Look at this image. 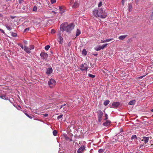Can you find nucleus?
Returning <instances> with one entry per match:
<instances>
[{
    "instance_id": "6",
    "label": "nucleus",
    "mask_w": 153,
    "mask_h": 153,
    "mask_svg": "<svg viewBox=\"0 0 153 153\" xmlns=\"http://www.w3.org/2000/svg\"><path fill=\"white\" fill-rule=\"evenodd\" d=\"M108 45V44H105L102 46H99L98 47L96 48L95 50L97 51H99L102 49H103L105 48H106Z\"/></svg>"
},
{
    "instance_id": "64",
    "label": "nucleus",
    "mask_w": 153,
    "mask_h": 153,
    "mask_svg": "<svg viewBox=\"0 0 153 153\" xmlns=\"http://www.w3.org/2000/svg\"><path fill=\"white\" fill-rule=\"evenodd\" d=\"M51 53H52V51H51Z\"/></svg>"
},
{
    "instance_id": "9",
    "label": "nucleus",
    "mask_w": 153,
    "mask_h": 153,
    "mask_svg": "<svg viewBox=\"0 0 153 153\" xmlns=\"http://www.w3.org/2000/svg\"><path fill=\"white\" fill-rule=\"evenodd\" d=\"M85 147L84 146L80 147L77 151V153H83L85 149Z\"/></svg>"
},
{
    "instance_id": "40",
    "label": "nucleus",
    "mask_w": 153,
    "mask_h": 153,
    "mask_svg": "<svg viewBox=\"0 0 153 153\" xmlns=\"http://www.w3.org/2000/svg\"><path fill=\"white\" fill-rule=\"evenodd\" d=\"M51 33L53 34L55 33V31L54 29H52L51 30Z\"/></svg>"
},
{
    "instance_id": "30",
    "label": "nucleus",
    "mask_w": 153,
    "mask_h": 153,
    "mask_svg": "<svg viewBox=\"0 0 153 153\" xmlns=\"http://www.w3.org/2000/svg\"><path fill=\"white\" fill-rule=\"evenodd\" d=\"M105 118L104 119V120H107V119H108V115L107 114H105Z\"/></svg>"
},
{
    "instance_id": "4",
    "label": "nucleus",
    "mask_w": 153,
    "mask_h": 153,
    "mask_svg": "<svg viewBox=\"0 0 153 153\" xmlns=\"http://www.w3.org/2000/svg\"><path fill=\"white\" fill-rule=\"evenodd\" d=\"M80 70L82 71H87L88 69L89 68L88 65L85 63L82 64L80 66Z\"/></svg>"
},
{
    "instance_id": "22",
    "label": "nucleus",
    "mask_w": 153,
    "mask_h": 153,
    "mask_svg": "<svg viewBox=\"0 0 153 153\" xmlns=\"http://www.w3.org/2000/svg\"><path fill=\"white\" fill-rule=\"evenodd\" d=\"M109 100H107L105 101L103 104L105 105L106 106L109 103Z\"/></svg>"
},
{
    "instance_id": "47",
    "label": "nucleus",
    "mask_w": 153,
    "mask_h": 153,
    "mask_svg": "<svg viewBox=\"0 0 153 153\" xmlns=\"http://www.w3.org/2000/svg\"><path fill=\"white\" fill-rule=\"evenodd\" d=\"M129 10L130 11H131L132 8V6L131 5L129 7Z\"/></svg>"
},
{
    "instance_id": "35",
    "label": "nucleus",
    "mask_w": 153,
    "mask_h": 153,
    "mask_svg": "<svg viewBox=\"0 0 153 153\" xmlns=\"http://www.w3.org/2000/svg\"><path fill=\"white\" fill-rule=\"evenodd\" d=\"M34 48V46L33 45H30V50H31V49H33Z\"/></svg>"
},
{
    "instance_id": "2",
    "label": "nucleus",
    "mask_w": 153,
    "mask_h": 153,
    "mask_svg": "<svg viewBox=\"0 0 153 153\" xmlns=\"http://www.w3.org/2000/svg\"><path fill=\"white\" fill-rule=\"evenodd\" d=\"M93 13L94 16L98 18L105 19L107 15L105 10L102 8L94 10L93 11Z\"/></svg>"
},
{
    "instance_id": "34",
    "label": "nucleus",
    "mask_w": 153,
    "mask_h": 153,
    "mask_svg": "<svg viewBox=\"0 0 153 153\" xmlns=\"http://www.w3.org/2000/svg\"><path fill=\"white\" fill-rule=\"evenodd\" d=\"M63 116V114H61V115H59V116H58V117H57V118L58 120L60 119H61V118H62V117Z\"/></svg>"
},
{
    "instance_id": "46",
    "label": "nucleus",
    "mask_w": 153,
    "mask_h": 153,
    "mask_svg": "<svg viewBox=\"0 0 153 153\" xmlns=\"http://www.w3.org/2000/svg\"><path fill=\"white\" fill-rule=\"evenodd\" d=\"M0 31L1 33H4V34L5 33V32H4V31L3 30L1 29L0 28Z\"/></svg>"
},
{
    "instance_id": "44",
    "label": "nucleus",
    "mask_w": 153,
    "mask_h": 153,
    "mask_svg": "<svg viewBox=\"0 0 153 153\" xmlns=\"http://www.w3.org/2000/svg\"><path fill=\"white\" fill-rule=\"evenodd\" d=\"M29 30V28H26L24 30V32H25L26 31H28Z\"/></svg>"
},
{
    "instance_id": "5",
    "label": "nucleus",
    "mask_w": 153,
    "mask_h": 153,
    "mask_svg": "<svg viewBox=\"0 0 153 153\" xmlns=\"http://www.w3.org/2000/svg\"><path fill=\"white\" fill-rule=\"evenodd\" d=\"M56 84L55 81L53 79H51L48 82V84L51 88H52Z\"/></svg>"
},
{
    "instance_id": "15",
    "label": "nucleus",
    "mask_w": 153,
    "mask_h": 153,
    "mask_svg": "<svg viewBox=\"0 0 153 153\" xmlns=\"http://www.w3.org/2000/svg\"><path fill=\"white\" fill-rule=\"evenodd\" d=\"M59 9L60 11L59 13L61 14H62L65 11V10L62 6L59 7Z\"/></svg>"
},
{
    "instance_id": "56",
    "label": "nucleus",
    "mask_w": 153,
    "mask_h": 153,
    "mask_svg": "<svg viewBox=\"0 0 153 153\" xmlns=\"http://www.w3.org/2000/svg\"><path fill=\"white\" fill-rule=\"evenodd\" d=\"M122 4L123 5H124V0H122Z\"/></svg>"
},
{
    "instance_id": "61",
    "label": "nucleus",
    "mask_w": 153,
    "mask_h": 153,
    "mask_svg": "<svg viewBox=\"0 0 153 153\" xmlns=\"http://www.w3.org/2000/svg\"><path fill=\"white\" fill-rule=\"evenodd\" d=\"M103 40H101V42L102 43V42H103Z\"/></svg>"
},
{
    "instance_id": "42",
    "label": "nucleus",
    "mask_w": 153,
    "mask_h": 153,
    "mask_svg": "<svg viewBox=\"0 0 153 153\" xmlns=\"http://www.w3.org/2000/svg\"><path fill=\"white\" fill-rule=\"evenodd\" d=\"M43 115L44 117H47L48 116V114H43Z\"/></svg>"
},
{
    "instance_id": "38",
    "label": "nucleus",
    "mask_w": 153,
    "mask_h": 153,
    "mask_svg": "<svg viewBox=\"0 0 153 153\" xmlns=\"http://www.w3.org/2000/svg\"><path fill=\"white\" fill-rule=\"evenodd\" d=\"M18 45L20 46V47L22 49H24V46L22 45L21 44H18Z\"/></svg>"
},
{
    "instance_id": "57",
    "label": "nucleus",
    "mask_w": 153,
    "mask_h": 153,
    "mask_svg": "<svg viewBox=\"0 0 153 153\" xmlns=\"http://www.w3.org/2000/svg\"><path fill=\"white\" fill-rule=\"evenodd\" d=\"M68 141H69L70 142H71V141H72V140L70 138V139Z\"/></svg>"
},
{
    "instance_id": "13",
    "label": "nucleus",
    "mask_w": 153,
    "mask_h": 153,
    "mask_svg": "<svg viewBox=\"0 0 153 153\" xmlns=\"http://www.w3.org/2000/svg\"><path fill=\"white\" fill-rule=\"evenodd\" d=\"M111 121L109 120H106L105 122L103 123V125L105 126H107L111 123Z\"/></svg>"
},
{
    "instance_id": "43",
    "label": "nucleus",
    "mask_w": 153,
    "mask_h": 153,
    "mask_svg": "<svg viewBox=\"0 0 153 153\" xmlns=\"http://www.w3.org/2000/svg\"><path fill=\"white\" fill-rule=\"evenodd\" d=\"M113 40V39H106L107 42H108Z\"/></svg>"
},
{
    "instance_id": "27",
    "label": "nucleus",
    "mask_w": 153,
    "mask_h": 153,
    "mask_svg": "<svg viewBox=\"0 0 153 153\" xmlns=\"http://www.w3.org/2000/svg\"><path fill=\"white\" fill-rule=\"evenodd\" d=\"M11 36L13 37H16L17 36V34L16 33L12 32L11 33Z\"/></svg>"
},
{
    "instance_id": "10",
    "label": "nucleus",
    "mask_w": 153,
    "mask_h": 153,
    "mask_svg": "<svg viewBox=\"0 0 153 153\" xmlns=\"http://www.w3.org/2000/svg\"><path fill=\"white\" fill-rule=\"evenodd\" d=\"M53 71V70L51 67L48 68L47 70L46 74L49 75L52 73Z\"/></svg>"
},
{
    "instance_id": "28",
    "label": "nucleus",
    "mask_w": 153,
    "mask_h": 153,
    "mask_svg": "<svg viewBox=\"0 0 153 153\" xmlns=\"http://www.w3.org/2000/svg\"><path fill=\"white\" fill-rule=\"evenodd\" d=\"M50 48V45H47L46 46H45V49L46 50L48 51V49H49Z\"/></svg>"
},
{
    "instance_id": "21",
    "label": "nucleus",
    "mask_w": 153,
    "mask_h": 153,
    "mask_svg": "<svg viewBox=\"0 0 153 153\" xmlns=\"http://www.w3.org/2000/svg\"><path fill=\"white\" fill-rule=\"evenodd\" d=\"M136 102V100H131V101H130L128 103V104L129 105H133L134 104H135V103Z\"/></svg>"
},
{
    "instance_id": "52",
    "label": "nucleus",
    "mask_w": 153,
    "mask_h": 153,
    "mask_svg": "<svg viewBox=\"0 0 153 153\" xmlns=\"http://www.w3.org/2000/svg\"><path fill=\"white\" fill-rule=\"evenodd\" d=\"M16 17L15 16H11V18H12V19H13L15 18H16Z\"/></svg>"
},
{
    "instance_id": "20",
    "label": "nucleus",
    "mask_w": 153,
    "mask_h": 153,
    "mask_svg": "<svg viewBox=\"0 0 153 153\" xmlns=\"http://www.w3.org/2000/svg\"><path fill=\"white\" fill-rule=\"evenodd\" d=\"M58 42L59 44H62L63 42V38L62 37H58Z\"/></svg>"
},
{
    "instance_id": "50",
    "label": "nucleus",
    "mask_w": 153,
    "mask_h": 153,
    "mask_svg": "<svg viewBox=\"0 0 153 153\" xmlns=\"http://www.w3.org/2000/svg\"><path fill=\"white\" fill-rule=\"evenodd\" d=\"M58 37H62L61 36V33H60V32H59L58 34Z\"/></svg>"
},
{
    "instance_id": "8",
    "label": "nucleus",
    "mask_w": 153,
    "mask_h": 153,
    "mask_svg": "<svg viewBox=\"0 0 153 153\" xmlns=\"http://www.w3.org/2000/svg\"><path fill=\"white\" fill-rule=\"evenodd\" d=\"M40 55L42 59H46L48 58V54L46 53L42 52Z\"/></svg>"
},
{
    "instance_id": "3",
    "label": "nucleus",
    "mask_w": 153,
    "mask_h": 153,
    "mask_svg": "<svg viewBox=\"0 0 153 153\" xmlns=\"http://www.w3.org/2000/svg\"><path fill=\"white\" fill-rule=\"evenodd\" d=\"M98 121L99 122H101L102 121V117L103 115V112L101 110H98L97 112Z\"/></svg>"
},
{
    "instance_id": "48",
    "label": "nucleus",
    "mask_w": 153,
    "mask_h": 153,
    "mask_svg": "<svg viewBox=\"0 0 153 153\" xmlns=\"http://www.w3.org/2000/svg\"><path fill=\"white\" fill-rule=\"evenodd\" d=\"M132 41V39H129L127 41V42H131V41Z\"/></svg>"
},
{
    "instance_id": "7",
    "label": "nucleus",
    "mask_w": 153,
    "mask_h": 153,
    "mask_svg": "<svg viewBox=\"0 0 153 153\" xmlns=\"http://www.w3.org/2000/svg\"><path fill=\"white\" fill-rule=\"evenodd\" d=\"M68 106L66 104L60 106V109H61L63 112H65V111H67V108Z\"/></svg>"
},
{
    "instance_id": "62",
    "label": "nucleus",
    "mask_w": 153,
    "mask_h": 153,
    "mask_svg": "<svg viewBox=\"0 0 153 153\" xmlns=\"http://www.w3.org/2000/svg\"><path fill=\"white\" fill-rule=\"evenodd\" d=\"M143 146V145H142L140 147H141V146Z\"/></svg>"
},
{
    "instance_id": "24",
    "label": "nucleus",
    "mask_w": 153,
    "mask_h": 153,
    "mask_svg": "<svg viewBox=\"0 0 153 153\" xmlns=\"http://www.w3.org/2000/svg\"><path fill=\"white\" fill-rule=\"evenodd\" d=\"M0 97L2 99H4L5 100H7L8 98L6 97L5 96H0Z\"/></svg>"
},
{
    "instance_id": "25",
    "label": "nucleus",
    "mask_w": 153,
    "mask_h": 153,
    "mask_svg": "<svg viewBox=\"0 0 153 153\" xmlns=\"http://www.w3.org/2000/svg\"><path fill=\"white\" fill-rule=\"evenodd\" d=\"M53 134L54 136H56L57 134V131L56 130H54L53 132Z\"/></svg>"
},
{
    "instance_id": "14",
    "label": "nucleus",
    "mask_w": 153,
    "mask_h": 153,
    "mask_svg": "<svg viewBox=\"0 0 153 153\" xmlns=\"http://www.w3.org/2000/svg\"><path fill=\"white\" fill-rule=\"evenodd\" d=\"M4 25L6 26V28L7 30H12V27H11V24L10 25V24L8 25L7 24H4Z\"/></svg>"
},
{
    "instance_id": "29",
    "label": "nucleus",
    "mask_w": 153,
    "mask_h": 153,
    "mask_svg": "<svg viewBox=\"0 0 153 153\" xmlns=\"http://www.w3.org/2000/svg\"><path fill=\"white\" fill-rule=\"evenodd\" d=\"M88 76L92 78H94L95 77V76L94 75H92V74H88Z\"/></svg>"
},
{
    "instance_id": "32",
    "label": "nucleus",
    "mask_w": 153,
    "mask_h": 153,
    "mask_svg": "<svg viewBox=\"0 0 153 153\" xmlns=\"http://www.w3.org/2000/svg\"><path fill=\"white\" fill-rule=\"evenodd\" d=\"M33 23V24L37 25L39 23V22H37L36 20H33L32 21Z\"/></svg>"
},
{
    "instance_id": "63",
    "label": "nucleus",
    "mask_w": 153,
    "mask_h": 153,
    "mask_svg": "<svg viewBox=\"0 0 153 153\" xmlns=\"http://www.w3.org/2000/svg\"><path fill=\"white\" fill-rule=\"evenodd\" d=\"M58 108H59H59H60V106H58Z\"/></svg>"
},
{
    "instance_id": "59",
    "label": "nucleus",
    "mask_w": 153,
    "mask_h": 153,
    "mask_svg": "<svg viewBox=\"0 0 153 153\" xmlns=\"http://www.w3.org/2000/svg\"><path fill=\"white\" fill-rule=\"evenodd\" d=\"M144 77V76H141L140 77V79Z\"/></svg>"
},
{
    "instance_id": "54",
    "label": "nucleus",
    "mask_w": 153,
    "mask_h": 153,
    "mask_svg": "<svg viewBox=\"0 0 153 153\" xmlns=\"http://www.w3.org/2000/svg\"><path fill=\"white\" fill-rule=\"evenodd\" d=\"M93 55H94V56H97L98 55L97 53H94L93 54Z\"/></svg>"
},
{
    "instance_id": "23",
    "label": "nucleus",
    "mask_w": 153,
    "mask_h": 153,
    "mask_svg": "<svg viewBox=\"0 0 153 153\" xmlns=\"http://www.w3.org/2000/svg\"><path fill=\"white\" fill-rule=\"evenodd\" d=\"M82 54L83 55H86L87 54V51L85 49H84L82 50Z\"/></svg>"
},
{
    "instance_id": "11",
    "label": "nucleus",
    "mask_w": 153,
    "mask_h": 153,
    "mask_svg": "<svg viewBox=\"0 0 153 153\" xmlns=\"http://www.w3.org/2000/svg\"><path fill=\"white\" fill-rule=\"evenodd\" d=\"M120 103L119 102H114L112 105V107L115 108L117 107L120 105Z\"/></svg>"
},
{
    "instance_id": "12",
    "label": "nucleus",
    "mask_w": 153,
    "mask_h": 153,
    "mask_svg": "<svg viewBox=\"0 0 153 153\" xmlns=\"http://www.w3.org/2000/svg\"><path fill=\"white\" fill-rule=\"evenodd\" d=\"M143 139L141 140V141H144L145 143L146 144L147 143L149 140V137H143Z\"/></svg>"
},
{
    "instance_id": "33",
    "label": "nucleus",
    "mask_w": 153,
    "mask_h": 153,
    "mask_svg": "<svg viewBox=\"0 0 153 153\" xmlns=\"http://www.w3.org/2000/svg\"><path fill=\"white\" fill-rule=\"evenodd\" d=\"M65 140H67V141H68L70 139V138L69 137H68L66 135H65Z\"/></svg>"
},
{
    "instance_id": "55",
    "label": "nucleus",
    "mask_w": 153,
    "mask_h": 153,
    "mask_svg": "<svg viewBox=\"0 0 153 153\" xmlns=\"http://www.w3.org/2000/svg\"><path fill=\"white\" fill-rule=\"evenodd\" d=\"M151 18L153 19V12H152V14Z\"/></svg>"
},
{
    "instance_id": "18",
    "label": "nucleus",
    "mask_w": 153,
    "mask_h": 153,
    "mask_svg": "<svg viewBox=\"0 0 153 153\" xmlns=\"http://www.w3.org/2000/svg\"><path fill=\"white\" fill-rule=\"evenodd\" d=\"M79 5V3L77 1H75L73 5V7L74 8H77Z\"/></svg>"
},
{
    "instance_id": "39",
    "label": "nucleus",
    "mask_w": 153,
    "mask_h": 153,
    "mask_svg": "<svg viewBox=\"0 0 153 153\" xmlns=\"http://www.w3.org/2000/svg\"><path fill=\"white\" fill-rule=\"evenodd\" d=\"M102 2H101V1L98 4V7H100L102 5Z\"/></svg>"
},
{
    "instance_id": "53",
    "label": "nucleus",
    "mask_w": 153,
    "mask_h": 153,
    "mask_svg": "<svg viewBox=\"0 0 153 153\" xmlns=\"http://www.w3.org/2000/svg\"><path fill=\"white\" fill-rule=\"evenodd\" d=\"M107 42L106 39L103 40V42H102V43Z\"/></svg>"
},
{
    "instance_id": "60",
    "label": "nucleus",
    "mask_w": 153,
    "mask_h": 153,
    "mask_svg": "<svg viewBox=\"0 0 153 153\" xmlns=\"http://www.w3.org/2000/svg\"><path fill=\"white\" fill-rule=\"evenodd\" d=\"M151 111H152V112H153V108L151 110Z\"/></svg>"
},
{
    "instance_id": "26",
    "label": "nucleus",
    "mask_w": 153,
    "mask_h": 153,
    "mask_svg": "<svg viewBox=\"0 0 153 153\" xmlns=\"http://www.w3.org/2000/svg\"><path fill=\"white\" fill-rule=\"evenodd\" d=\"M33 10L35 12H36L37 11V7L36 6H34L33 9Z\"/></svg>"
},
{
    "instance_id": "58",
    "label": "nucleus",
    "mask_w": 153,
    "mask_h": 153,
    "mask_svg": "<svg viewBox=\"0 0 153 153\" xmlns=\"http://www.w3.org/2000/svg\"><path fill=\"white\" fill-rule=\"evenodd\" d=\"M0 17L2 18V15L1 13H0Z\"/></svg>"
},
{
    "instance_id": "49",
    "label": "nucleus",
    "mask_w": 153,
    "mask_h": 153,
    "mask_svg": "<svg viewBox=\"0 0 153 153\" xmlns=\"http://www.w3.org/2000/svg\"><path fill=\"white\" fill-rule=\"evenodd\" d=\"M51 13H53L54 14H56V12L54 11H52L51 12Z\"/></svg>"
},
{
    "instance_id": "1",
    "label": "nucleus",
    "mask_w": 153,
    "mask_h": 153,
    "mask_svg": "<svg viewBox=\"0 0 153 153\" xmlns=\"http://www.w3.org/2000/svg\"><path fill=\"white\" fill-rule=\"evenodd\" d=\"M75 26L73 23L68 24L67 22H65L61 25L60 29L62 31H65L67 33H70L74 28Z\"/></svg>"
},
{
    "instance_id": "37",
    "label": "nucleus",
    "mask_w": 153,
    "mask_h": 153,
    "mask_svg": "<svg viewBox=\"0 0 153 153\" xmlns=\"http://www.w3.org/2000/svg\"><path fill=\"white\" fill-rule=\"evenodd\" d=\"M25 114L30 119H32V117H31L29 116L27 114L25 113Z\"/></svg>"
},
{
    "instance_id": "19",
    "label": "nucleus",
    "mask_w": 153,
    "mask_h": 153,
    "mask_svg": "<svg viewBox=\"0 0 153 153\" xmlns=\"http://www.w3.org/2000/svg\"><path fill=\"white\" fill-rule=\"evenodd\" d=\"M81 33V31L79 29H77L76 31V36H79Z\"/></svg>"
},
{
    "instance_id": "31",
    "label": "nucleus",
    "mask_w": 153,
    "mask_h": 153,
    "mask_svg": "<svg viewBox=\"0 0 153 153\" xmlns=\"http://www.w3.org/2000/svg\"><path fill=\"white\" fill-rule=\"evenodd\" d=\"M131 138V140H132V139H134V138H136L137 139V137L136 135H133L132 136Z\"/></svg>"
},
{
    "instance_id": "45",
    "label": "nucleus",
    "mask_w": 153,
    "mask_h": 153,
    "mask_svg": "<svg viewBox=\"0 0 153 153\" xmlns=\"http://www.w3.org/2000/svg\"><path fill=\"white\" fill-rule=\"evenodd\" d=\"M103 152V150L102 149H100L99 150V152L100 153H102Z\"/></svg>"
},
{
    "instance_id": "17",
    "label": "nucleus",
    "mask_w": 153,
    "mask_h": 153,
    "mask_svg": "<svg viewBox=\"0 0 153 153\" xmlns=\"http://www.w3.org/2000/svg\"><path fill=\"white\" fill-rule=\"evenodd\" d=\"M24 50L28 53H29L31 52L30 49L26 46H25Z\"/></svg>"
},
{
    "instance_id": "36",
    "label": "nucleus",
    "mask_w": 153,
    "mask_h": 153,
    "mask_svg": "<svg viewBox=\"0 0 153 153\" xmlns=\"http://www.w3.org/2000/svg\"><path fill=\"white\" fill-rule=\"evenodd\" d=\"M56 2V0H51V2L52 4H53Z\"/></svg>"
},
{
    "instance_id": "51",
    "label": "nucleus",
    "mask_w": 153,
    "mask_h": 153,
    "mask_svg": "<svg viewBox=\"0 0 153 153\" xmlns=\"http://www.w3.org/2000/svg\"><path fill=\"white\" fill-rule=\"evenodd\" d=\"M27 41L26 40H24V43L25 44H27Z\"/></svg>"
},
{
    "instance_id": "16",
    "label": "nucleus",
    "mask_w": 153,
    "mask_h": 153,
    "mask_svg": "<svg viewBox=\"0 0 153 153\" xmlns=\"http://www.w3.org/2000/svg\"><path fill=\"white\" fill-rule=\"evenodd\" d=\"M127 36V35H123L120 36L119 37L118 39L119 40H123Z\"/></svg>"
},
{
    "instance_id": "41",
    "label": "nucleus",
    "mask_w": 153,
    "mask_h": 153,
    "mask_svg": "<svg viewBox=\"0 0 153 153\" xmlns=\"http://www.w3.org/2000/svg\"><path fill=\"white\" fill-rule=\"evenodd\" d=\"M24 0H19V2L20 4L22 3L23 2H24Z\"/></svg>"
}]
</instances>
